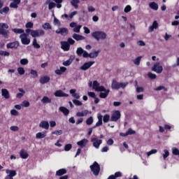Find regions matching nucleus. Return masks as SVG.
Listing matches in <instances>:
<instances>
[{"label": "nucleus", "instance_id": "obj_1", "mask_svg": "<svg viewBox=\"0 0 179 179\" xmlns=\"http://www.w3.org/2000/svg\"><path fill=\"white\" fill-rule=\"evenodd\" d=\"M92 36L96 41L107 39V34L103 31H95L92 34Z\"/></svg>", "mask_w": 179, "mask_h": 179}, {"label": "nucleus", "instance_id": "obj_2", "mask_svg": "<svg viewBox=\"0 0 179 179\" xmlns=\"http://www.w3.org/2000/svg\"><path fill=\"white\" fill-rule=\"evenodd\" d=\"M128 86V83H118L117 80L112 81L111 87L113 90H119V89H125Z\"/></svg>", "mask_w": 179, "mask_h": 179}, {"label": "nucleus", "instance_id": "obj_3", "mask_svg": "<svg viewBox=\"0 0 179 179\" xmlns=\"http://www.w3.org/2000/svg\"><path fill=\"white\" fill-rule=\"evenodd\" d=\"M5 29H9V25H8V24L1 22L0 23V34L1 36H3V37H6V38H8V34H9V31Z\"/></svg>", "mask_w": 179, "mask_h": 179}, {"label": "nucleus", "instance_id": "obj_4", "mask_svg": "<svg viewBox=\"0 0 179 179\" xmlns=\"http://www.w3.org/2000/svg\"><path fill=\"white\" fill-rule=\"evenodd\" d=\"M91 171L94 176H99L100 173V165L97 162H94L92 165L90 166Z\"/></svg>", "mask_w": 179, "mask_h": 179}, {"label": "nucleus", "instance_id": "obj_5", "mask_svg": "<svg viewBox=\"0 0 179 179\" xmlns=\"http://www.w3.org/2000/svg\"><path fill=\"white\" fill-rule=\"evenodd\" d=\"M45 35V31L43 29H38V30H32L31 33V37L34 38L37 37H43V36Z\"/></svg>", "mask_w": 179, "mask_h": 179}, {"label": "nucleus", "instance_id": "obj_6", "mask_svg": "<svg viewBox=\"0 0 179 179\" xmlns=\"http://www.w3.org/2000/svg\"><path fill=\"white\" fill-rule=\"evenodd\" d=\"M98 92H100L99 97L101 99H106L107 96H108L110 93V90H107L104 86L101 85V88Z\"/></svg>", "mask_w": 179, "mask_h": 179}, {"label": "nucleus", "instance_id": "obj_7", "mask_svg": "<svg viewBox=\"0 0 179 179\" xmlns=\"http://www.w3.org/2000/svg\"><path fill=\"white\" fill-rule=\"evenodd\" d=\"M151 69L153 72H156V73H162L163 72V66L160 65V62H156Z\"/></svg>", "mask_w": 179, "mask_h": 179}, {"label": "nucleus", "instance_id": "obj_8", "mask_svg": "<svg viewBox=\"0 0 179 179\" xmlns=\"http://www.w3.org/2000/svg\"><path fill=\"white\" fill-rule=\"evenodd\" d=\"M20 38L22 44L24 45H29V44H30V39L26 33L21 34Z\"/></svg>", "mask_w": 179, "mask_h": 179}, {"label": "nucleus", "instance_id": "obj_9", "mask_svg": "<svg viewBox=\"0 0 179 179\" xmlns=\"http://www.w3.org/2000/svg\"><path fill=\"white\" fill-rule=\"evenodd\" d=\"M120 118H121V112L120 110H115L112 113L110 121L112 122H117Z\"/></svg>", "mask_w": 179, "mask_h": 179}, {"label": "nucleus", "instance_id": "obj_10", "mask_svg": "<svg viewBox=\"0 0 179 179\" xmlns=\"http://www.w3.org/2000/svg\"><path fill=\"white\" fill-rule=\"evenodd\" d=\"M91 142L92 143V146H94V148H95V149H99V148H100V145H101V143H103V140L101 139H98L96 137H92L91 138Z\"/></svg>", "mask_w": 179, "mask_h": 179}, {"label": "nucleus", "instance_id": "obj_11", "mask_svg": "<svg viewBox=\"0 0 179 179\" xmlns=\"http://www.w3.org/2000/svg\"><path fill=\"white\" fill-rule=\"evenodd\" d=\"M6 174H8L4 179H13V178L17 174L15 170H6Z\"/></svg>", "mask_w": 179, "mask_h": 179}, {"label": "nucleus", "instance_id": "obj_12", "mask_svg": "<svg viewBox=\"0 0 179 179\" xmlns=\"http://www.w3.org/2000/svg\"><path fill=\"white\" fill-rule=\"evenodd\" d=\"M87 143H89V140H87V138H83L80 141L77 142L78 146H80L81 149H83V148H86Z\"/></svg>", "mask_w": 179, "mask_h": 179}, {"label": "nucleus", "instance_id": "obj_13", "mask_svg": "<svg viewBox=\"0 0 179 179\" xmlns=\"http://www.w3.org/2000/svg\"><path fill=\"white\" fill-rule=\"evenodd\" d=\"M54 95L55 96V97H69V94H66L65 92H64V91L59 90L56 91L54 93Z\"/></svg>", "mask_w": 179, "mask_h": 179}, {"label": "nucleus", "instance_id": "obj_14", "mask_svg": "<svg viewBox=\"0 0 179 179\" xmlns=\"http://www.w3.org/2000/svg\"><path fill=\"white\" fill-rule=\"evenodd\" d=\"M94 62H85L81 67H80V69H81V71H87V69L94 65Z\"/></svg>", "mask_w": 179, "mask_h": 179}, {"label": "nucleus", "instance_id": "obj_15", "mask_svg": "<svg viewBox=\"0 0 179 179\" xmlns=\"http://www.w3.org/2000/svg\"><path fill=\"white\" fill-rule=\"evenodd\" d=\"M97 118H98V122L93 127V128H97V127H101V125H103V115L99 113L97 115Z\"/></svg>", "mask_w": 179, "mask_h": 179}, {"label": "nucleus", "instance_id": "obj_16", "mask_svg": "<svg viewBox=\"0 0 179 179\" xmlns=\"http://www.w3.org/2000/svg\"><path fill=\"white\" fill-rule=\"evenodd\" d=\"M69 31L67 28H59L56 30L57 34H61L62 36H66L68 34Z\"/></svg>", "mask_w": 179, "mask_h": 179}, {"label": "nucleus", "instance_id": "obj_17", "mask_svg": "<svg viewBox=\"0 0 179 179\" xmlns=\"http://www.w3.org/2000/svg\"><path fill=\"white\" fill-rule=\"evenodd\" d=\"M39 128H42V129H49L50 123L45 120H43L39 124Z\"/></svg>", "mask_w": 179, "mask_h": 179}, {"label": "nucleus", "instance_id": "obj_18", "mask_svg": "<svg viewBox=\"0 0 179 179\" xmlns=\"http://www.w3.org/2000/svg\"><path fill=\"white\" fill-rule=\"evenodd\" d=\"M61 48L64 50V51H69L71 48V45L67 41H62L61 42Z\"/></svg>", "mask_w": 179, "mask_h": 179}, {"label": "nucleus", "instance_id": "obj_19", "mask_svg": "<svg viewBox=\"0 0 179 179\" xmlns=\"http://www.w3.org/2000/svg\"><path fill=\"white\" fill-rule=\"evenodd\" d=\"M19 45H20L19 41H14L7 43L6 47L7 48H17Z\"/></svg>", "mask_w": 179, "mask_h": 179}, {"label": "nucleus", "instance_id": "obj_20", "mask_svg": "<svg viewBox=\"0 0 179 179\" xmlns=\"http://www.w3.org/2000/svg\"><path fill=\"white\" fill-rule=\"evenodd\" d=\"M20 3V0H13V2L10 3V8H13V9H17V8H19Z\"/></svg>", "mask_w": 179, "mask_h": 179}, {"label": "nucleus", "instance_id": "obj_21", "mask_svg": "<svg viewBox=\"0 0 179 179\" xmlns=\"http://www.w3.org/2000/svg\"><path fill=\"white\" fill-rule=\"evenodd\" d=\"M70 94H71L72 97H73V99H76V100H79V99H80V95L76 93V89L70 90Z\"/></svg>", "mask_w": 179, "mask_h": 179}, {"label": "nucleus", "instance_id": "obj_22", "mask_svg": "<svg viewBox=\"0 0 179 179\" xmlns=\"http://www.w3.org/2000/svg\"><path fill=\"white\" fill-rule=\"evenodd\" d=\"M92 88L94 90H95V92H99L101 89V86H100V83H99L97 80H94L93 82Z\"/></svg>", "mask_w": 179, "mask_h": 179}, {"label": "nucleus", "instance_id": "obj_23", "mask_svg": "<svg viewBox=\"0 0 179 179\" xmlns=\"http://www.w3.org/2000/svg\"><path fill=\"white\" fill-rule=\"evenodd\" d=\"M66 71V67L61 66L59 69L55 71V73H56V75H62V73H64Z\"/></svg>", "mask_w": 179, "mask_h": 179}, {"label": "nucleus", "instance_id": "obj_24", "mask_svg": "<svg viewBox=\"0 0 179 179\" xmlns=\"http://www.w3.org/2000/svg\"><path fill=\"white\" fill-rule=\"evenodd\" d=\"M159 27V24L157 23V21H154L152 23V25L149 27L148 31L150 33H152L155 30V29H157Z\"/></svg>", "mask_w": 179, "mask_h": 179}, {"label": "nucleus", "instance_id": "obj_25", "mask_svg": "<svg viewBox=\"0 0 179 179\" xmlns=\"http://www.w3.org/2000/svg\"><path fill=\"white\" fill-rule=\"evenodd\" d=\"M47 136V131L38 132L36 134V139H43Z\"/></svg>", "mask_w": 179, "mask_h": 179}, {"label": "nucleus", "instance_id": "obj_26", "mask_svg": "<svg viewBox=\"0 0 179 179\" xmlns=\"http://www.w3.org/2000/svg\"><path fill=\"white\" fill-rule=\"evenodd\" d=\"M73 38H74V40H76V41H80L82 40H85V36H82V35H79L78 34H74L72 36Z\"/></svg>", "mask_w": 179, "mask_h": 179}, {"label": "nucleus", "instance_id": "obj_27", "mask_svg": "<svg viewBox=\"0 0 179 179\" xmlns=\"http://www.w3.org/2000/svg\"><path fill=\"white\" fill-rule=\"evenodd\" d=\"M45 3L46 5H48L49 10H51V9H54V8L57 6V4L54 2H51V0H47Z\"/></svg>", "mask_w": 179, "mask_h": 179}, {"label": "nucleus", "instance_id": "obj_28", "mask_svg": "<svg viewBox=\"0 0 179 179\" xmlns=\"http://www.w3.org/2000/svg\"><path fill=\"white\" fill-rule=\"evenodd\" d=\"M89 114V110H82L81 112H78L76 113V117H86Z\"/></svg>", "mask_w": 179, "mask_h": 179}, {"label": "nucleus", "instance_id": "obj_29", "mask_svg": "<svg viewBox=\"0 0 179 179\" xmlns=\"http://www.w3.org/2000/svg\"><path fill=\"white\" fill-rule=\"evenodd\" d=\"M149 7L150 8V9H152L153 10H157V9H159V4H157L155 1H152L149 3Z\"/></svg>", "mask_w": 179, "mask_h": 179}, {"label": "nucleus", "instance_id": "obj_30", "mask_svg": "<svg viewBox=\"0 0 179 179\" xmlns=\"http://www.w3.org/2000/svg\"><path fill=\"white\" fill-rule=\"evenodd\" d=\"M1 95L3 96V97H4V99H9V97H10V96L9 95V91H8V90L6 89L1 90Z\"/></svg>", "mask_w": 179, "mask_h": 179}, {"label": "nucleus", "instance_id": "obj_31", "mask_svg": "<svg viewBox=\"0 0 179 179\" xmlns=\"http://www.w3.org/2000/svg\"><path fill=\"white\" fill-rule=\"evenodd\" d=\"M50 78L48 76H43V77L41 78L39 82L42 85H45V83H48L50 82Z\"/></svg>", "mask_w": 179, "mask_h": 179}, {"label": "nucleus", "instance_id": "obj_32", "mask_svg": "<svg viewBox=\"0 0 179 179\" xmlns=\"http://www.w3.org/2000/svg\"><path fill=\"white\" fill-rule=\"evenodd\" d=\"M20 156L21 159H27V157H29V154L27 152H26V150H21L20 152Z\"/></svg>", "mask_w": 179, "mask_h": 179}, {"label": "nucleus", "instance_id": "obj_33", "mask_svg": "<svg viewBox=\"0 0 179 179\" xmlns=\"http://www.w3.org/2000/svg\"><path fill=\"white\" fill-rule=\"evenodd\" d=\"M59 110L61 111V113H63L64 115L66 116L69 115V110L64 106H60Z\"/></svg>", "mask_w": 179, "mask_h": 179}, {"label": "nucleus", "instance_id": "obj_34", "mask_svg": "<svg viewBox=\"0 0 179 179\" xmlns=\"http://www.w3.org/2000/svg\"><path fill=\"white\" fill-rule=\"evenodd\" d=\"M51 101H52L51 98H49L48 96H43V99H41V103H43V104H48L51 103Z\"/></svg>", "mask_w": 179, "mask_h": 179}, {"label": "nucleus", "instance_id": "obj_35", "mask_svg": "<svg viewBox=\"0 0 179 179\" xmlns=\"http://www.w3.org/2000/svg\"><path fill=\"white\" fill-rule=\"evenodd\" d=\"M101 50H97L95 52H92L90 53V58H97L99 57V54H100Z\"/></svg>", "mask_w": 179, "mask_h": 179}, {"label": "nucleus", "instance_id": "obj_36", "mask_svg": "<svg viewBox=\"0 0 179 179\" xmlns=\"http://www.w3.org/2000/svg\"><path fill=\"white\" fill-rule=\"evenodd\" d=\"M12 31L15 33V34H24V30L23 29H13Z\"/></svg>", "mask_w": 179, "mask_h": 179}, {"label": "nucleus", "instance_id": "obj_37", "mask_svg": "<svg viewBox=\"0 0 179 179\" xmlns=\"http://www.w3.org/2000/svg\"><path fill=\"white\" fill-rule=\"evenodd\" d=\"M64 174H66V169H62L56 171V176H64Z\"/></svg>", "mask_w": 179, "mask_h": 179}, {"label": "nucleus", "instance_id": "obj_38", "mask_svg": "<svg viewBox=\"0 0 179 179\" xmlns=\"http://www.w3.org/2000/svg\"><path fill=\"white\" fill-rule=\"evenodd\" d=\"M79 0H71V4L72 5V6H73V8L78 9L79 8Z\"/></svg>", "mask_w": 179, "mask_h": 179}, {"label": "nucleus", "instance_id": "obj_39", "mask_svg": "<svg viewBox=\"0 0 179 179\" xmlns=\"http://www.w3.org/2000/svg\"><path fill=\"white\" fill-rule=\"evenodd\" d=\"M43 29H44V30H51L52 27L51 24L48 22H45V24H43L42 25Z\"/></svg>", "mask_w": 179, "mask_h": 179}, {"label": "nucleus", "instance_id": "obj_40", "mask_svg": "<svg viewBox=\"0 0 179 179\" xmlns=\"http://www.w3.org/2000/svg\"><path fill=\"white\" fill-rule=\"evenodd\" d=\"M141 59H142V56H139L137 58H136L133 62L134 64V65H137V66H138V65L141 64Z\"/></svg>", "mask_w": 179, "mask_h": 179}, {"label": "nucleus", "instance_id": "obj_41", "mask_svg": "<svg viewBox=\"0 0 179 179\" xmlns=\"http://www.w3.org/2000/svg\"><path fill=\"white\" fill-rule=\"evenodd\" d=\"M84 51L85 50H83V48H78L76 50V54L77 55H78V57H82V55H83Z\"/></svg>", "mask_w": 179, "mask_h": 179}, {"label": "nucleus", "instance_id": "obj_42", "mask_svg": "<svg viewBox=\"0 0 179 179\" xmlns=\"http://www.w3.org/2000/svg\"><path fill=\"white\" fill-rule=\"evenodd\" d=\"M54 1L57 3L56 4V6L58 9H61V8H62V2H63V0H54Z\"/></svg>", "mask_w": 179, "mask_h": 179}, {"label": "nucleus", "instance_id": "obj_43", "mask_svg": "<svg viewBox=\"0 0 179 179\" xmlns=\"http://www.w3.org/2000/svg\"><path fill=\"white\" fill-rule=\"evenodd\" d=\"M32 45H34V48H37V49H38V48H40L41 47L40 45V44H38L37 43V39H36V38H34V40L32 41Z\"/></svg>", "mask_w": 179, "mask_h": 179}, {"label": "nucleus", "instance_id": "obj_44", "mask_svg": "<svg viewBox=\"0 0 179 179\" xmlns=\"http://www.w3.org/2000/svg\"><path fill=\"white\" fill-rule=\"evenodd\" d=\"M73 61V59L69 58L68 60L63 62L64 66H69V65H71V64H72Z\"/></svg>", "mask_w": 179, "mask_h": 179}, {"label": "nucleus", "instance_id": "obj_45", "mask_svg": "<svg viewBox=\"0 0 179 179\" xmlns=\"http://www.w3.org/2000/svg\"><path fill=\"white\" fill-rule=\"evenodd\" d=\"M8 12H9V7L8 6H6L0 10L1 15H3V13L6 14L8 13Z\"/></svg>", "mask_w": 179, "mask_h": 179}, {"label": "nucleus", "instance_id": "obj_46", "mask_svg": "<svg viewBox=\"0 0 179 179\" xmlns=\"http://www.w3.org/2000/svg\"><path fill=\"white\" fill-rule=\"evenodd\" d=\"M72 101H73V104H75V106H83V103H82V101H80L78 99H73Z\"/></svg>", "mask_w": 179, "mask_h": 179}, {"label": "nucleus", "instance_id": "obj_47", "mask_svg": "<svg viewBox=\"0 0 179 179\" xmlns=\"http://www.w3.org/2000/svg\"><path fill=\"white\" fill-rule=\"evenodd\" d=\"M30 73H31V75H32V76L31 78H32L33 79H34L38 76V73H37V71L32 69V70H31Z\"/></svg>", "mask_w": 179, "mask_h": 179}, {"label": "nucleus", "instance_id": "obj_48", "mask_svg": "<svg viewBox=\"0 0 179 179\" xmlns=\"http://www.w3.org/2000/svg\"><path fill=\"white\" fill-rule=\"evenodd\" d=\"M156 92H159L160 90H164V92H167V88H166L164 86H159L154 89Z\"/></svg>", "mask_w": 179, "mask_h": 179}, {"label": "nucleus", "instance_id": "obj_49", "mask_svg": "<svg viewBox=\"0 0 179 179\" xmlns=\"http://www.w3.org/2000/svg\"><path fill=\"white\" fill-rule=\"evenodd\" d=\"M17 71L19 75H24V73L26 72L23 67H18L17 69Z\"/></svg>", "mask_w": 179, "mask_h": 179}, {"label": "nucleus", "instance_id": "obj_50", "mask_svg": "<svg viewBox=\"0 0 179 179\" xmlns=\"http://www.w3.org/2000/svg\"><path fill=\"white\" fill-rule=\"evenodd\" d=\"M93 121H94L93 117L90 116L86 120L87 125H92V124H93Z\"/></svg>", "mask_w": 179, "mask_h": 179}, {"label": "nucleus", "instance_id": "obj_51", "mask_svg": "<svg viewBox=\"0 0 179 179\" xmlns=\"http://www.w3.org/2000/svg\"><path fill=\"white\" fill-rule=\"evenodd\" d=\"M102 118H103V122L107 123L110 121V115L106 114L103 115Z\"/></svg>", "mask_w": 179, "mask_h": 179}, {"label": "nucleus", "instance_id": "obj_52", "mask_svg": "<svg viewBox=\"0 0 179 179\" xmlns=\"http://www.w3.org/2000/svg\"><path fill=\"white\" fill-rule=\"evenodd\" d=\"M0 54L2 57H9L10 55V53L7 51L0 50Z\"/></svg>", "mask_w": 179, "mask_h": 179}, {"label": "nucleus", "instance_id": "obj_53", "mask_svg": "<svg viewBox=\"0 0 179 179\" xmlns=\"http://www.w3.org/2000/svg\"><path fill=\"white\" fill-rule=\"evenodd\" d=\"M52 135H57V136H59V135H62V130H56L52 131Z\"/></svg>", "mask_w": 179, "mask_h": 179}, {"label": "nucleus", "instance_id": "obj_54", "mask_svg": "<svg viewBox=\"0 0 179 179\" xmlns=\"http://www.w3.org/2000/svg\"><path fill=\"white\" fill-rule=\"evenodd\" d=\"M169 156H170V152H169V150H164L163 158L166 159L167 157H169Z\"/></svg>", "mask_w": 179, "mask_h": 179}, {"label": "nucleus", "instance_id": "obj_55", "mask_svg": "<svg viewBox=\"0 0 179 179\" xmlns=\"http://www.w3.org/2000/svg\"><path fill=\"white\" fill-rule=\"evenodd\" d=\"M148 76L150 79H156V78H157V76L152 72H149Z\"/></svg>", "mask_w": 179, "mask_h": 179}, {"label": "nucleus", "instance_id": "obj_56", "mask_svg": "<svg viewBox=\"0 0 179 179\" xmlns=\"http://www.w3.org/2000/svg\"><path fill=\"white\" fill-rule=\"evenodd\" d=\"M82 28L81 25H78V27H75L74 29H73V31L74 33H80V29Z\"/></svg>", "mask_w": 179, "mask_h": 179}, {"label": "nucleus", "instance_id": "obj_57", "mask_svg": "<svg viewBox=\"0 0 179 179\" xmlns=\"http://www.w3.org/2000/svg\"><path fill=\"white\" fill-rule=\"evenodd\" d=\"M22 107H30V102L28 101H24L21 103Z\"/></svg>", "mask_w": 179, "mask_h": 179}, {"label": "nucleus", "instance_id": "obj_58", "mask_svg": "<svg viewBox=\"0 0 179 179\" xmlns=\"http://www.w3.org/2000/svg\"><path fill=\"white\" fill-rule=\"evenodd\" d=\"M156 153H157V150L153 149V150H151L150 152H148L147 155L149 157V156H151V155H155Z\"/></svg>", "mask_w": 179, "mask_h": 179}, {"label": "nucleus", "instance_id": "obj_59", "mask_svg": "<svg viewBox=\"0 0 179 179\" xmlns=\"http://www.w3.org/2000/svg\"><path fill=\"white\" fill-rule=\"evenodd\" d=\"M71 149H72V144H66L64 146V150L66 152H69V150H71Z\"/></svg>", "mask_w": 179, "mask_h": 179}, {"label": "nucleus", "instance_id": "obj_60", "mask_svg": "<svg viewBox=\"0 0 179 179\" xmlns=\"http://www.w3.org/2000/svg\"><path fill=\"white\" fill-rule=\"evenodd\" d=\"M21 65H27L29 64V60L27 59H22L20 60Z\"/></svg>", "mask_w": 179, "mask_h": 179}, {"label": "nucleus", "instance_id": "obj_61", "mask_svg": "<svg viewBox=\"0 0 179 179\" xmlns=\"http://www.w3.org/2000/svg\"><path fill=\"white\" fill-rule=\"evenodd\" d=\"M127 135H135V134H136V132L134 130H133L131 128H129L127 131Z\"/></svg>", "mask_w": 179, "mask_h": 179}, {"label": "nucleus", "instance_id": "obj_62", "mask_svg": "<svg viewBox=\"0 0 179 179\" xmlns=\"http://www.w3.org/2000/svg\"><path fill=\"white\" fill-rule=\"evenodd\" d=\"M131 10H132V8L129 5L127 6L124 10L125 13H128V12H131Z\"/></svg>", "mask_w": 179, "mask_h": 179}, {"label": "nucleus", "instance_id": "obj_63", "mask_svg": "<svg viewBox=\"0 0 179 179\" xmlns=\"http://www.w3.org/2000/svg\"><path fill=\"white\" fill-rule=\"evenodd\" d=\"M67 43L69 44V45H73V44H75V40H73L72 38H69L67 39Z\"/></svg>", "mask_w": 179, "mask_h": 179}, {"label": "nucleus", "instance_id": "obj_64", "mask_svg": "<svg viewBox=\"0 0 179 179\" xmlns=\"http://www.w3.org/2000/svg\"><path fill=\"white\" fill-rule=\"evenodd\" d=\"M10 131H13V132H17V131H19V127L17 126H11L10 127Z\"/></svg>", "mask_w": 179, "mask_h": 179}]
</instances>
